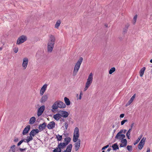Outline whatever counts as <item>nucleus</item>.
<instances>
[{"mask_svg": "<svg viewBox=\"0 0 152 152\" xmlns=\"http://www.w3.org/2000/svg\"><path fill=\"white\" fill-rule=\"evenodd\" d=\"M83 95V93L82 91H81L80 93V96H82Z\"/></svg>", "mask_w": 152, "mask_h": 152, "instance_id": "55", "label": "nucleus"}, {"mask_svg": "<svg viewBox=\"0 0 152 152\" xmlns=\"http://www.w3.org/2000/svg\"><path fill=\"white\" fill-rule=\"evenodd\" d=\"M27 40V37L26 36L22 35L18 38L17 42V44L20 45L26 41Z\"/></svg>", "mask_w": 152, "mask_h": 152, "instance_id": "5", "label": "nucleus"}, {"mask_svg": "<svg viewBox=\"0 0 152 152\" xmlns=\"http://www.w3.org/2000/svg\"><path fill=\"white\" fill-rule=\"evenodd\" d=\"M56 137L58 141H60L62 140V135H60L59 134H58L56 136Z\"/></svg>", "mask_w": 152, "mask_h": 152, "instance_id": "33", "label": "nucleus"}, {"mask_svg": "<svg viewBox=\"0 0 152 152\" xmlns=\"http://www.w3.org/2000/svg\"><path fill=\"white\" fill-rule=\"evenodd\" d=\"M13 50H14V52L15 53H17L18 52V48L17 47H15L14 48Z\"/></svg>", "mask_w": 152, "mask_h": 152, "instance_id": "42", "label": "nucleus"}, {"mask_svg": "<svg viewBox=\"0 0 152 152\" xmlns=\"http://www.w3.org/2000/svg\"><path fill=\"white\" fill-rule=\"evenodd\" d=\"M3 48L2 47H1L0 48V50H1Z\"/></svg>", "mask_w": 152, "mask_h": 152, "instance_id": "60", "label": "nucleus"}, {"mask_svg": "<svg viewBox=\"0 0 152 152\" xmlns=\"http://www.w3.org/2000/svg\"><path fill=\"white\" fill-rule=\"evenodd\" d=\"M61 23V21L60 20H58L57 21L55 25V27L56 28H58Z\"/></svg>", "mask_w": 152, "mask_h": 152, "instance_id": "28", "label": "nucleus"}, {"mask_svg": "<svg viewBox=\"0 0 152 152\" xmlns=\"http://www.w3.org/2000/svg\"><path fill=\"white\" fill-rule=\"evenodd\" d=\"M82 98V96H79V99H81Z\"/></svg>", "mask_w": 152, "mask_h": 152, "instance_id": "58", "label": "nucleus"}, {"mask_svg": "<svg viewBox=\"0 0 152 152\" xmlns=\"http://www.w3.org/2000/svg\"><path fill=\"white\" fill-rule=\"evenodd\" d=\"M39 132V130L38 129H33L30 132L29 135L30 136H34Z\"/></svg>", "mask_w": 152, "mask_h": 152, "instance_id": "10", "label": "nucleus"}, {"mask_svg": "<svg viewBox=\"0 0 152 152\" xmlns=\"http://www.w3.org/2000/svg\"><path fill=\"white\" fill-rule=\"evenodd\" d=\"M66 150H67V151H69V152H71V150L69 149H67V148H66Z\"/></svg>", "mask_w": 152, "mask_h": 152, "instance_id": "57", "label": "nucleus"}, {"mask_svg": "<svg viewBox=\"0 0 152 152\" xmlns=\"http://www.w3.org/2000/svg\"><path fill=\"white\" fill-rule=\"evenodd\" d=\"M93 78V74L92 73H91L88 76L86 85L89 87L92 82Z\"/></svg>", "mask_w": 152, "mask_h": 152, "instance_id": "6", "label": "nucleus"}, {"mask_svg": "<svg viewBox=\"0 0 152 152\" xmlns=\"http://www.w3.org/2000/svg\"><path fill=\"white\" fill-rule=\"evenodd\" d=\"M111 150V148H108L107 150V151L109 152Z\"/></svg>", "mask_w": 152, "mask_h": 152, "instance_id": "56", "label": "nucleus"}, {"mask_svg": "<svg viewBox=\"0 0 152 152\" xmlns=\"http://www.w3.org/2000/svg\"><path fill=\"white\" fill-rule=\"evenodd\" d=\"M48 98V96L47 95H44L42 97L40 102L42 103H44L47 100Z\"/></svg>", "mask_w": 152, "mask_h": 152, "instance_id": "18", "label": "nucleus"}, {"mask_svg": "<svg viewBox=\"0 0 152 152\" xmlns=\"http://www.w3.org/2000/svg\"><path fill=\"white\" fill-rule=\"evenodd\" d=\"M112 148L114 151H116L117 150L119 149V147L117 143H115L113 144L112 146Z\"/></svg>", "mask_w": 152, "mask_h": 152, "instance_id": "23", "label": "nucleus"}, {"mask_svg": "<svg viewBox=\"0 0 152 152\" xmlns=\"http://www.w3.org/2000/svg\"><path fill=\"white\" fill-rule=\"evenodd\" d=\"M32 136H30L29 137H28L27 139L26 140V142L28 143L30 141H31L33 140Z\"/></svg>", "mask_w": 152, "mask_h": 152, "instance_id": "35", "label": "nucleus"}, {"mask_svg": "<svg viewBox=\"0 0 152 152\" xmlns=\"http://www.w3.org/2000/svg\"><path fill=\"white\" fill-rule=\"evenodd\" d=\"M75 142L74 144L75 151H77L79 149L80 146V140L79 139H77V140Z\"/></svg>", "mask_w": 152, "mask_h": 152, "instance_id": "8", "label": "nucleus"}, {"mask_svg": "<svg viewBox=\"0 0 152 152\" xmlns=\"http://www.w3.org/2000/svg\"><path fill=\"white\" fill-rule=\"evenodd\" d=\"M24 141V140H22L17 144V145L19 146L20 145L21 143Z\"/></svg>", "mask_w": 152, "mask_h": 152, "instance_id": "43", "label": "nucleus"}, {"mask_svg": "<svg viewBox=\"0 0 152 152\" xmlns=\"http://www.w3.org/2000/svg\"><path fill=\"white\" fill-rule=\"evenodd\" d=\"M115 69L114 67L112 68L109 70V73L111 74L113 72L115 71Z\"/></svg>", "mask_w": 152, "mask_h": 152, "instance_id": "34", "label": "nucleus"}, {"mask_svg": "<svg viewBox=\"0 0 152 152\" xmlns=\"http://www.w3.org/2000/svg\"><path fill=\"white\" fill-rule=\"evenodd\" d=\"M72 144H70L67 146L66 148L67 149H69L71 150H72Z\"/></svg>", "mask_w": 152, "mask_h": 152, "instance_id": "38", "label": "nucleus"}, {"mask_svg": "<svg viewBox=\"0 0 152 152\" xmlns=\"http://www.w3.org/2000/svg\"><path fill=\"white\" fill-rule=\"evenodd\" d=\"M71 140V138L69 137H67L65 138L64 139V142L66 143H67V145L69 143Z\"/></svg>", "mask_w": 152, "mask_h": 152, "instance_id": "29", "label": "nucleus"}, {"mask_svg": "<svg viewBox=\"0 0 152 152\" xmlns=\"http://www.w3.org/2000/svg\"><path fill=\"white\" fill-rule=\"evenodd\" d=\"M64 126L65 127V129H66V130L67 129V127H68V124L67 122H66L64 124Z\"/></svg>", "mask_w": 152, "mask_h": 152, "instance_id": "47", "label": "nucleus"}, {"mask_svg": "<svg viewBox=\"0 0 152 152\" xmlns=\"http://www.w3.org/2000/svg\"><path fill=\"white\" fill-rule=\"evenodd\" d=\"M137 15H136L133 18V24H134L136 23L137 18Z\"/></svg>", "mask_w": 152, "mask_h": 152, "instance_id": "36", "label": "nucleus"}, {"mask_svg": "<svg viewBox=\"0 0 152 152\" xmlns=\"http://www.w3.org/2000/svg\"><path fill=\"white\" fill-rule=\"evenodd\" d=\"M124 114H122L120 115V117L121 118H123L124 116Z\"/></svg>", "mask_w": 152, "mask_h": 152, "instance_id": "52", "label": "nucleus"}, {"mask_svg": "<svg viewBox=\"0 0 152 152\" xmlns=\"http://www.w3.org/2000/svg\"><path fill=\"white\" fill-rule=\"evenodd\" d=\"M129 23H127L126 24L125 26V27L123 29V33L124 34H126L127 31V29L129 26Z\"/></svg>", "mask_w": 152, "mask_h": 152, "instance_id": "22", "label": "nucleus"}, {"mask_svg": "<svg viewBox=\"0 0 152 152\" xmlns=\"http://www.w3.org/2000/svg\"><path fill=\"white\" fill-rule=\"evenodd\" d=\"M66 107V105L61 101L58 100L55 102L52 106V108L54 110H56L58 108H64Z\"/></svg>", "mask_w": 152, "mask_h": 152, "instance_id": "2", "label": "nucleus"}, {"mask_svg": "<svg viewBox=\"0 0 152 152\" xmlns=\"http://www.w3.org/2000/svg\"><path fill=\"white\" fill-rule=\"evenodd\" d=\"M131 131V129H129L126 134V136L127 137V138L129 139H130V132Z\"/></svg>", "mask_w": 152, "mask_h": 152, "instance_id": "30", "label": "nucleus"}, {"mask_svg": "<svg viewBox=\"0 0 152 152\" xmlns=\"http://www.w3.org/2000/svg\"><path fill=\"white\" fill-rule=\"evenodd\" d=\"M133 101L130 99V100L126 104V106H128Z\"/></svg>", "mask_w": 152, "mask_h": 152, "instance_id": "40", "label": "nucleus"}, {"mask_svg": "<svg viewBox=\"0 0 152 152\" xmlns=\"http://www.w3.org/2000/svg\"><path fill=\"white\" fill-rule=\"evenodd\" d=\"M121 142L122 143V144H121L120 145V147H124L126 145L127 141L126 139H124H124L121 140Z\"/></svg>", "mask_w": 152, "mask_h": 152, "instance_id": "15", "label": "nucleus"}, {"mask_svg": "<svg viewBox=\"0 0 152 152\" xmlns=\"http://www.w3.org/2000/svg\"><path fill=\"white\" fill-rule=\"evenodd\" d=\"M134 123H133L132 124H131V126H130V128L129 129H131V130L132 129L133 126H134Z\"/></svg>", "mask_w": 152, "mask_h": 152, "instance_id": "50", "label": "nucleus"}, {"mask_svg": "<svg viewBox=\"0 0 152 152\" xmlns=\"http://www.w3.org/2000/svg\"><path fill=\"white\" fill-rule=\"evenodd\" d=\"M109 145H106L103 147L102 148V150H104L105 149L109 147Z\"/></svg>", "mask_w": 152, "mask_h": 152, "instance_id": "46", "label": "nucleus"}, {"mask_svg": "<svg viewBox=\"0 0 152 152\" xmlns=\"http://www.w3.org/2000/svg\"><path fill=\"white\" fill-rule=\"evenodd\" d=\"M123 129H121L120 130V131L117 134H122L123 133Z\"/></svg>", "mask_w": 152, "mask_h": 152, "instance_id": "49", "label": "nucleus"}, {"mask_svg": "<svg viewBox=\"0 0 152 152\" xmlns=\"http://www.w3.org/2000/svg\"><path fill=\"white\" fill-rule=\"evenodd\" d=\"M105 26L106 27H107V24H106L105 25Z\"/></svg>", "mask_w": 152, "mask_h": 152, "instance_id": "61", "label": "nucleus"}, {"mask_svg": "<svg viewBox=\"0 0 152 152\" xmlns=\"http://www.w3.org/2000/svg\"><path fill=\"white\" fill-rule=\"evenodd\" d=\"M78 94H77L76 97H77V96L78 97Z\"/></svg>", "mask_w": 152, "mask_h": 152, "instance_id": "64", "label": "nucleus"}, {"mask_svg": "<svg viewBox=\"0 0 152 152\" xmlns=\"http://www.w3.org/2000/svg\"><path fill=\"white\" fill-rule=\"evenodd\" d=\"M63 152H69L68 151H67V150H64V151H63Z\"/></svg>", "mask_w": 152, "mask_h": 152, "instance_id": "59", "label": "nucleus"}, {"mask_svg": "<svg viewBox=\"0 0 152 152\" xmlns=\"http://www.w3.org/2000/svg\"><path fill=\"white\" fill-rule=\"evenodd\" d=\"M27 148H20L19 150L21 151V152H23L25 151L26 150Z\"/></svg>", "mask_w": 152, "mask_h": 152, "instance_id": "45", "label": "nucleus"}, {"mask_svg": "<svg viewBox=\"0 0 152 152\" xmlns=\"http://www.w3.org/2000/svg\"><path fill=\"white\" fill-rule=\"evenodd\" d=\"M18 141V138H15L14 140V141L15 142H17Z\"/></svg>", "mask_w": 152, "mask_h": 152, "instance_id": "51", "label": "nucleus"}, {"mask_svg": "<svg viewBox=\"0 0 152 152\" xmlns=\"http://www.w3.org/2000/svg\"><path fill=\"white\" fill-rule=\"evenodd\" d=\"M145 144L142 143V142H140L138 144V148L140 150H141L143 148V145Z\"/></svg>", "mask_w": 152, "mask_h": 152, "instance_id": "31", "label": "nucleus"}, {"mask_svg": "<svg viewBox=\"0 0 152 152\" xmlns=\"http://www.w3.org/2000/svg\"><path fill=\"white\" fill-rule=\"evenodd\" d=\"M36 121V118L35 117L33 116L31 117L29 120V124H33Z\"/></svg>", "mask_w": 152, "mask_h": 152, "instance_id": "21", "label": "nucleus"}, {"mask_svg": "<svg viewBox=\"0 0 152 152\" xmlns=\"http://www.w3.org/2000/svg\"><path fill=\"white\" fill-rule=\"evenodd\" d=\"M64 100L65 102V104L67 105H69L70 104V101L69 99L66 97H65L64 98Z\"/></svg>", "mask_w": 152, "mask_h": 152, "instance_id": "25", "label": "nucleus"}, {"mask_svg": "<svg viewBox=\"0 0 152 152\" xmlns=\"http://www.w3.org/2000/svg\"><path fill=\"white\" fill-rule=\"evenodd\" d=\"M150 62L151 63H152V59H151L150 61Z\"/></svg>", "mask_w": 152, "mask_h": 152, "instance_id": "62", "label": "nucleus"}, {"mask_svg": "<svg viewBox=\"0 0 152 152\" xmlns=\"http://www.w3.org/2000/svg\"><path fill=\"white\" fill-rule=\"evenodd\" d=\"M146 138L145 137H143L142 140H141L140 142H142L143 143L145 144V141L146 140Z\"/></svg>", "mask_w": 152, "mask_h": 152, "instance_id": "41", "label": "nucleus"}, {"mask_svg": "<svg viewBox=\"0 0 152 152\" xmlns=\"http://www.w3.org/2000/svg\"><path fill=\"white\" fill-rule=\"evenodd\" d=\"M62 121H64V119H62Z\"/></svg>", "mask_w": 152, "mask_h": 152, "instance_id": "63", "label": "nucleus"}, {"mask_svg": "<svg viewBox=\"0 0 152 152\" xmlns=\"http://www.w3.org/2000/svg\"><path fill=\"white\" fill-rule=\"evenodd\" d=\"M55 123L53 121L50 122L47 125V127L49 129H52L55 127Z\"/></svg>", "mask_w": 152, "mask_h": 152, "instance_id": "13", "label": "nucleus"}, {"mask_svg": "<svg viewBox=\"0 0 152 152\" xmlns=\"http://www.w3.org/2000/svg\"><path fill=\"white\" fill-rule=\"evenodd\" d=\"M15 145H12L10 147L9 151L10 152H15Z\"/></svg>", "mask_w": 152, "mask_h": 152, "instance_id": "26", "label": "nucleus"}, {"mask_svg": "<svg viewBox=\"0 0 152 152\" xmlns=\"http://www.w3.org/2000/svg\"><path fill=\"white\" fill-rule=\"evenodd\" d=\"M127 149L129 151H132V145H128L127 146Z\"/></svg>", "mask_w": 152, "mask_h": 152, "instance_id": "37", "label": "nucleus"}, {"mask_svg": "<svg viewBox=\"0 0 152 152\" xmlns=\"http://www.w3.org/2000/svg\"><path fill=\"white\" fill-rule=\"evenodd\" d=\"M58 147L53 150V152H61V149L59 146L58 145Z\"/></svg>", "mask_w": 152, "mask_h": 152, "instance_id": "27", "label": "nucleus"}, {"mask_svg": "<svg viewBox=\"0 0 152 152\" xmlns=\"http://www.w3.org/2000/svg\"><path fill=\"white\" fill-rule=\"evenodd\" d=\"M127 121H128V120L127 119H125V120H123L121 122V125H123L124 124L125 122H127Z\"/></svg>", "mask_w": 152, "mask_h": 152, "instance_id": "39", "label": "nucleus"}, {"mask_svg": "<svg viewBox=\"0 0 152 152\" xmlns=\"http://www.w3.org/2000/svg\"><path fill=\"white\" fill-rule=\"evenodd\" d=\"M83 58L82 57H80L79 59L75 64L73 71V75H76L83 62Z\"/></svg>", "mask_w": 152, "mask_h": 152, "instance_id": "3", "label": "nucleus"}, {"mask_svg": "<svg viewBox=\"0 0 152 152\" xmlns=\"http://www.w3.org/2000/svg\"><path fill=\"white\" fill-rule=\"evenodd\" d=\"M145 69V68L143 67L140 69V77H142L143 76Z\"/></svg>", "mask_w": 152, "mask_h": 152, "instance_id": "24", "label": "nucleus"}, {"mask_svg": "<svg viewBox=\"0 0 152 152\" xmlns=\"http://www.w3.org/2000/svg\"><path fill=\"white\" fill-rule=\"evenodd\" d=\"M30 126L29 125H27L24 129L22 134L23 135H26L30 129Z\"/></svg>", "mask_w": 152, "mask_h": 152, "instance_id": "14", "label": "nucleus"}, {"mask_svg": "<svg viewBox=\"0 0 152 152\" xmlns=\"http://www.w3.org/2000/svg\"><path fill=\"white\" fill-rule=\"evenodd\" d=\"M150 149L149 148H147V150L146 152H150Z\"/></svg>", "mask_w": 152, "mask_h": 152, "instance_id": "53", "label": "nucleus"}, {"mask_svg": "<svg viewBox=\"0 0 152 152\" xmlns=\"http://www.w3.org/2000/svg\"><path fill=\"white\" fill-rule=\"evenodd\" d=\"M142 135H141L140 136L138 137V139L136 140L135 142L134 143V145H135L138 143L139 142V141L142 138Z\"/></svg>", "mask_w": 152, "mask_h": 152, "instance_id": "32", "label": "nucleus"}, {"mask_svg": "<svg viewBox=\"0 0 152 152\" xmlns=\"http://www.w3.org/2000/svg\"><path fill=\"white\" fill-rule=\"evenodd\" d=\"M59 146L61 148V149H63L67 145V143H65L64 142H61L58 144Z\"/></svg>", "mask_w": 152, "mask_h": 152, "instance_id": "19", "label": "nucleus"}, {"mask_svg": "<svg viewBox=\"0 0 152 152\" xmlns=\"http://www.w3.org/2000/svg\"><path fill=\"white\" fill-rule=\"evenodd\" d=\"M45 109V106L42 105L41 106L37 112V115L38 116L41 115Z\"/></svg>", "mask_w": 152, "mask_h": 152, "instance_id": "9", "label": "nucleus"}, {"mask_svg": "<svg viewBox=\"0 0 152 152\" xmlns=\"http://www.w3.org/2000/svg\"><path fill=\"white\" fill-rule=\"evenodd\" d=\"M79 136V130L78 128L76 127L74 130V135L73 139V142H75L78 139Z\"/></svg>", "mask_w": 152, "mask_h": 152, "instance_id": "4", "label": "nucleus"}, {"mask_svg": "<svg viewBox=\"0 0 152 152\" xmlns=\"http://www.w3.org/2000/svg\"><path fill=\"white\" fill-rule=\"evenodd\" d=\"M56 40V38L54 36L52 35L49 36V39L47 44V49L48 52L51 53L52 52Z\"/></svg>", "mask_w": 152, "mask_h": 152, "instance_id": "1", "label": "nucleus"}, {"mask_svg": "<svg viewBox=\"0 0 152 152\" xmlns=\"http://www.w3.org/2000/svg\"><path fill=\"white\" fill-rule=\"evenodd\" d=\"M123 133L124 134H125L126 132V129L123 130Z\"/></svg>", "mask_w": 152, "mask_h": 152, "instance_id": "54", "label": "nucleus"}, {"mask_svg": "<svg viewBox=\"0 0 152 152\" xmlns=\"http://www.w3.org/2000/svg\"><path fill=\"white\" fill-rule=\"evenodd\" d=\"M60 114L61 117L64 118H66L69 115L68 113L65 111H61Z\"/></svg>", "mask_w": 152, "mask_h": 152, "instance_id": "16", "label": "nucleus"}, {"mask_svg": "<svg viewBox=\"0 0 152 152\" xmlns=\"http://www.w3.org/2000/svg\"><path fill=\"white\" fill-rule=\"evenodd\" d=\"M125 137V135L124 134H117L115 136V138L117 140H121L124 138Z\"/></svg>", "mask_w": 152, "mask_h": 152, "instance_id": "11", "label": "nucleus"}, {"mask_svg": "<svg viewBox=\"0 0 152 152\" xmlns=\"http://www.w3.org/2000/svg\"><path fill=\"white\" fill-rule=\"evenodd\" d=\"M46 126L47 124L45 122H44L42 124L39 125L38 128L39 130L42 131L45 129Z\"/></svg>", "mask_w": 152, "mask_h": 152, "instance_id": "17", "label": "nucleus"}, {"mask_svg": "<svg viewBox=\"0 0 152 152\" xmlns=\"http://www.w3.org/2000/svg\"><path fill=\"white\" fill-rule=\"evenodd\" d=\"M28 62V59L27 58L23 59L22 66L23 69H26L27 67Z\"/></svg>", "mask_w": 152, "mask_h": 152, "instance_id": "7", "label": "nucleus"}, {"mask_svg": "<svg viewBox=\"0 0 152 152\" xmlns=\"http://www.w3.org/2000/svg\"><path fill=\"white\" fill-rule=\"evenodd\" d=\"M89 87V86L86 85L85 87L84 88V91H86Z\"/></svg>", "mask_w": 152, "mask_h": 152, "instance_id": "48", "label": "nucleus"}, {"mask_svg": "<svg viewBox=\"0 0 152 152\" xmlns=\"http://www.w3.org/2000/svg\"><path fill=\"white\" fill-rule=\"evenodd\" d=\"M135 94H134L132 96L130 100L133 101V100H134V99L135 98Z\"/></svg>", "mask_w": 152, "mask_h": 152, "instance_id": "44", "label": "nucleus"}, {"mask_svg": "<svg viewBox=\"0 0 152 152\" xmlns=\"http://www.w3.org/2000/svg\"><path fill=\"white\" fill-rule=\"evenodd\" d=\"M61 116L60 114L57 113L53 115V118L56 121L59 120L61 118Z\"/></svg>", "mask_w": 152, "mask_h": 152, "instance_id": "20", "label": "nucleus"}, {"mask_svg": "<svg viewBox=\"0 0 152 152\" xmlns=\"http://www.w3.org/2000/svg\"><path fill=\"white\" fill-rule=\"evenodd\" d=\"M47 86V84H45L41 88L40 92V94L41 96H42L44 92L46 90Z\"/></svg>", "mask_w": 152, "mask_h": 152, "instance_id": "12", "label": "nucleus"}]
</instances>
